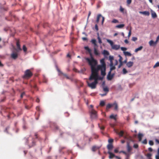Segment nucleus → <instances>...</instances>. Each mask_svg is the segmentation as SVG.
Instances as JSON below:
<instances>
[{
	"mask_svg": "<svg viewBox=\"0 0 159 159\" xmlns=\"http://www.w3.org/2000/svg\"><path fill=\"white\" fill-rule=\"evenodd\" d=\"M103 89V91L107 93L109 91V89L107 87H102Z\"/></svg>",
	"mask_w": 159,
	"mask_h": 159,
	"instance_id": "6ab92c4d",
	"label": "nucleus"
},
{
	"mask_svg": "<svg viewBox=\"0 0 159 159\" xmlns=\"http://www.w3.org/2000/svg\"><path fill=\"white\" fill-rule=\"evenodd\" d=\"M115 65L116 66V65H117L118 63V61H117V60H115Z\"/></svg>",
	"mask_w": 159,
	"mask_h": 159,
	"instance_id": "bf43d9fd",
	"label": "nucleus"
},
{
	"mask_svg": "<svg viewBox=\"0 0 159 159\" xmlns=\"http://www.w3.org/2000/svg\"><path fill=\"white\" fill-rule=\"evenodd\" d=\"M120 64L118 66V68H120L122 65V62H120Z\"/></svg>",
	"mask_w": 159,
	"mask_h": 159,
	"instance_id": "864d4df0",
	"label": "nucleus"
},
{
	"mask_svg": "<svg viewBox=\"0 0 159 159\" xmlns=\"http://www.w3.org/2000/svg\"><path fill=\"white\" fill-rule=\"evenodd\" d=\"M27 48L26 46L25 45H24L23 46V50H27Z\"/></svg>",
	"mask_w": 159,
	"mask_h": 159,
	"instance_id": "5fc2aeb1",
	"label": "nucleus"
},
{
	"mask_svg": "<svg viewBox=\"0 0 159 159\" xmlns=\"http://www.w3.org/2000/svg\"><path fill=\"white\" fill-rule=\"evenodd\" d=\"M118 22V21L116 19H113L112 21V22L114 23H116Z\"/></svg>",
	"mask_w": 159,
	"mask_h": 159,
	"instance_id": "49530a36",
	"label": "nucleus"
},
{
	"mask_svg": "<svg viewBox=\"0 0 159 159\" xmlns=\"http://www.w3.org/2000/svg\"><path fill=\"white\" fill-rule=\"evenodd\" d=\"M113 140L112 139H109L108 140V142L109 143V144H111V143L113 142Z\"/></svg>",
	"mask_w": 159,
	"mask_h": 159,
	"instance_id": "58836bf2",
	"label": "nucleus"
},
{
	"mask_svg": "<svg viewBox=\"0 0 159 159\" xmlns=\"http://www.w3.org/2000/svg\"><path fill=\"white\" fill-rule=\"evenodd\" d=\"M43 82L45 83H46L47 82V80L46 79V78L44 77V79L43 80Z\"/></svg>",
	"mask_w": 159,
	"mask_h": 159,
	"instance_id": "052dcab7",
	"label": "nucleus"
},
{
	"mask_svg": "<svg viewBox=\"0 0 159 159\" xmlns=\"http://www.w3.org/2000/svg\"><path fill=\"white\" fill-rule=\"evenodd\" d=\"M132 0H127V3L128 5H130L131 3Z\"/></svg>",
	"mask_w": 159,
	"mask_h": 159,
	"instance_id": "4c0bfd02",
	"label": "nucleus"
},
{
	"mask_svg": "<svg viewBox=\"0 0 159 159\" xmlns=\"http://www.w3.org/2000/svg\"><path fill=\"white\" fill-rule=\"evenodd\" d=\"M151 155H152L151 153H149L146 154V156L148 159H150L151 158Z\"/></svg>",
	"mask_w": 159,
	"mask_h": 159,
	"instance_id": "7c9ffc66",
	"label": "nucleus"
},
{
	"mask_svg": "<svg viewBox=\"0 0 159 159\" xmlns=\"http://www.w3.org/2000/svg\"><path fill=\"white\" fill-rule=\"evenodd\" d=\"M9 127H7L6 128V129L4 131L5 132H6L7 133V130H8V129H9Z\"/></svg>",
	"mask_w": 159,
	"mask_h": 159,
	"instance_id": "e2e57ef3",
	"label": "nucleus"
},
{
	"mask_svg": "<svg viewBox=\"0 0 159 159\" xmlns=\"http://www.w3.org/2000/svg\"><path fill=\"white\" fill-rule=\"evenodd\" d=\"M131 35V30H130L129 31L128 37L129 38Z\"/></svg>",
	"mask_w": 159,
	"mask_h": 159,
	"instance_id": "c03bdc74",
	"label": "nucleus"
},
{
	"mask_svg": "<svg viewBox=\"0 0 159 159\" xmlns=\"http://www.w3.org/2000/svg\"><path fill=\"white\" fill-rule=\"evenodd\" d=\"M108 153L109 154V159H112L114 157H115V155L113 154V153H111L110 152H108Z\"/></svg>",
	"mask_w": 159,
	"mask_h": 159,
	"instance_id": "a211bd4d",
	"label": "nucleus"
},
{
	"mask_svg": "<svg viewBox=\"0 0 159 159\" xmlns=\"http://www.w3.org/2000/svg\"><path fill=\"white\" fill-rule=\"evenodd\" d=\"M95 29L97 31L98 30V28L97 25H95Z\"/></svg>",
	"mask_w": 159,
	"mask_h": 159,
	"instance_id": "338daca9",
	"label": "nucleus"
},
{
	"mask_svg": "<svg viewBox=\"0 0 159 159\" xmlns=\"http://www.w3.org/2000/svg\"><path fill=\"white\" fill-rule=\"evenodd\" d=\"M101 17H102V25H103L104 21V20L105 18L103 16H102V15L100 14H98V15L96 21L97 23H98L99 20L100 18Z\"/></svg>",
	"mask_w": 159,
	"mask_h": 159,
	"instance_id": "9d476101",
	"label": "nucleus"
},
{
	"mask_svg": "<svg viewBox=\"0 0 159 159\" xmlns=\"http://www.w3.org/2000/svg\"><path fill=\"white\" fill-rule=\"evenodd\" d=\"M105 102L104 101H101L100 102V105L102 106H103L105 105Z\"/></svg>",
	"mask_w": 159,
	"mask_h": 159,
	"instance_id": "c85d7f7f",
	"label": "nucleus"
},
{
	"mask_svg": "<svg viewBox=\"0 0 159 159\" xmlns=\"http://www.w3.org/2000/svg\"><path fill=\"white\" fill-rule=\"evenodd\" d=\"M113 145L111 144H109L107 145V148L109 150L112 149V148H113Z\"/></svg>",
	"mask_w": 159,
	"mask_h": 159,
	"instance_id": "aec40b11",
	"label": "nucleus"
},
{
	"mask_svg": "<svg viewBox=\"0 0 159 159\" xmlns=\"http://www.w3.org/2000/svg\"><path fill=\"white\" fill-rule=\"evenodd\" d=\"M99 127L100 128V129L102 130H103L104 128V127L103 126H100L99 125Z\"/></svg>",
	"mask_w": 159,
	"mask_h": 159,
	"instance_id": "09e8293b",
	"label": "nucleus"
},
{
	"mask_svg": "<svg viewBox=\"0 0 159 159\" xmlns=\"http://www.w3.org/2000/svg\"><path fill=\"white\" fill-rule=\"evenodd\" d=\"M16 46L18 50H21L19 42L18 41H17L16 42Z\"/></svg>",
	"mask_w": 159,
	"mask_h": 159,
	"instance_id": "b1692460",
	"label": "nucleus"
},
{
	"mask_svg": "<svg viewBox=\"0 0 159 159\" xmlns=\"http://www.w3.org/2000/svg\"><path fill=\"white\" fill-rule=\"evenodd\" d=\"M111 70H110L108 72V73L107 74V76H109L110 75L112 74H111Z\"/></svg>",
	"mask_w": 159,
	"mask_h": 159,
	"instance_id": "680f3d73",
	"label": "nucleus"
},
{
	"mask_svg": "<svg viewBox=\"0 0 159 159\" xmlns=\"http://www.w3.org/2000/svg\"><path fill=\"white\" fill-rule=\"evenodd\" d=\"M157 155L156 156V159H159V148L157 150Z\"/></svg>",
	"mask_w": 159,
	"mask_h": 159,
	"instance_id": "c756f323",
	"label": "nucleus"
},
{
	"mask_svg": "<svg viewBox=\"0 0 159 159\" xmlns=\"http://www.w3.org/2000/svg\"><path fill=\"white\" fill-rule=\"evenodd\" d=\"M32 75V73L30 70H27L25 72L24 75L23 76L24 79H27L30 78Z\"/></svg>",
	"mask_w": 159,
	"mask_h": 159,
	"instance_id": "423d86ee",
	"label": "nucleus"
},
{
	"mask_svg": "<svg viewBox=\"0 0 159 159\" xmlns=\"http://www.w3.org/2000/svg\"><path fill=\"white\" fill-rule=\"evenodd\" d=\"M57 70L59 73L58 74L59 75H62L65 76L67 79L72 80L71 79L70 77H69L66 74L63 73L57 67Z\"/></svg>",
	"mask_w": 159,
	"mask_h": 159,
	"instance_id": "6e6552de",
	"label": "nucleus"
},
{
	"mask_svg": "<svg viewBox=\"0 0 159 159\" xmlns=\"http://www.w3.org/2000/svg\"><path fill=\"white\" fill-rule=\"evenodd\" d=\"M103 54L105 56H107L109 54L108 52L107 51V50H103Z\"/></svg>",
	"mask_w": 159,
	"mask_h": 159,
	"instance_id": "393cba45",
	"label": "nucleus"
},
{
	"mask_svg": "<svg viewBox=\"0 0 159 159\" xmlns=\"http://www.w3.org/2000/svg\"><path fill=\"white\" fill-rule=\"evenodd\" d=\"M18 52H13L11 54V57L14 59H16L18 57Z\"/></svg>",
	"mask_w": 159,
	"mask_h": 159,
	"instance_id": "1a4fd4ad",
	"label": "nucleus"
},
{
	"mask_svg": "<svg viewBox=\"0 0 159 159\" xmlns=\"http://www.w3.org/2000/svg\"><path fill=\"white\" fill-rule=\"evenodd\" d=\"M96 147L95 146H93L92 148V150L93 151H95L96 150Z\"/></svg>",
	"mask_w": 159,
	"mask_h": 159,
	"instance_id": "3c124183",
	"label": "nucleus"
},
{
	"mask_svg": "<svg viewBox=\"0 0 159 159\" xmlns=\"http://www.w3.org/2000/svg\"><path fill=\"white\" fill-rule=\"evenodd\" d=\"M116 116V115H111L110 116V118L111 119H115V116Z\"/></svg>",
	"mask_w": 159,
	"mask_h": 159,
	"instance_id": "a19ab883",
	"label": "nucleus"
},
{
	"mask_svg": "<svg viewBox=\"0 0 159 159\" xmlns=\"http://www.w3.org/2000/svg\"><path fill=\"white\" fill-rule=\"evenodd\" d=\"M114 75V74H112L111 75H110L109 76H107V79L109 80H111L113 78Z\"/></svg>",
	"mask_w": 159,
	"mask_h": 159,
	"instance_id": "4468645a",
	"label": "nucleus"
},
{
	"mask_svg": "<svg viewBox=\"0 0 159 159\" xmlns=\"http://www.w3.org/2000/svg\"><path fill=\"white\" fill-rule=\"evenodd\" d=\"M149 144L150 146H152L154 144V143L152 140H149Z\"/></svg>",
	"mask_w": 159,
	"mask_h": 159,
	"instance_id": "c9c22d12",
	"label": "nucleus"
},
{
	"mask_svg": "<svg viewBox=\"0 0 159 159\" xmlns=\"http://www.w3.org/2000/svg\"><path fill=\"white\" fill-rule=\"evenodd\" d=\"M151 11L152 17L153 18H156L157 15L156 13L152 10H151Z\"/></svg>",
	"mask_w": 159,
	"mask_h": 159,
	"instance_id": "f3484780",
	"label": "nucleus"
},
{
	"mask_svg": "<svg viewBox=\"0 0 159 159\" xmlns=\"http://www.w3.org/2000/svg\"><path fill=\"white\" fill-rule=\"evenodd\" d=\"M148 150L149 151L152 152V149L151 148H148Z\"/></svg>",
	"mask_w": 159,
	"mask_h": 159,
	"instance_id": "774afa93",
	"label": "nucleus"
},
{
	"mask_svg": "<svg viewBox=\"0 0 159 159\" xmlns=\"http://www.w3.org/2000/svg\"><path fill=\"white\" fill-rule=\"evenodd\" d=\"M120 136H122L124 134V132L122 131H121L120 132L117 133Z\"/></svg>",
	"mask_w": 159,
	"mask_h": 159,
	"instance_id": "72a5a7b5",
	"label": "nucleus"
},
{
	"mask_svg": "<svg viewBox=\"0 0 159 159\" xmlns=\"http://www.w3.org/2000/svg\"><path fill=\"white\" fill-rule=\"evenodd\" d=\"M91 42L94 46V50H97V41L95 39H93L91 40Z\"/></svg>",
	"mask_w": 159,
	"mask_h": 159,
	"instance_id": "9b49d317",
	"label": "nucleus"
},
{
	"mask_svg": "<svg viewBox=\"0 0 159 159\" xmlns=\"http://www.w3.org/2000/svg\"><path fill=\"white\" fill-rule=\"evenodd\" d=\"M143 48V46H140L138 48H136L135 50H141Z\"/></svg>",
	"mask_w": 159,
	"mask_h": 159,
	"instance_id": "de8ad7c7",
	"label": "nucleus"
},
{
	"mask_svg": "<svg viewBox=\"0 0 159 159\" xmlns=\"http://www.w3.org/2000/svg\"><path fill=\"white\" fill-rule=\"evenodd\" d=\"M90 116L92 119H94L97 117V112L93 109H92L91 111Z\"/></svg>",
	"mask_w": 159,
	"mask_h": 159,
	"instance_id": "0eeeda50",
	"label": "nucleus"
},
{
	"mask_svg": "<svg viewBox=\"0 0 159 159\" xmlns=\"http://www.w3.org/2000/svg\"><path fill=\"white\" fill-rule=\"evenodd\" d=\"M124 138L129 141L127 143L126 148L127 152L129 153L130 152L132 149V147L130 146V142H134V140L130 136H125Z\"/></svg>",
	"mask_w": 159,
	"mask_h": 159,
	"instance_id": "7ed1b4c3",
	"label": "nucleus"
},
{
	"mask_svg": "<svg viewBox=\"0 0 159 159\" xmlns=\"http://www.w3.org/2000/svg\"><path fill=\"white\" fill-rule=\"evenodd\" d=\"M132 40L133 41H135L137 40V38L135 37H133L132 39Z\"/></svg>",
	"mask_w": 159,
	"mask_h": 159,
	"instance_id": "8fccbe9b",
	"label": "nucleus"
},
{
	"mask_svg": "<svg viewBox=\"0 0 159 159\" xmlns=\"http://www.w3.org/2000/svg\"><path fill=\"white\" fill-rule=\"evenodd\" d=\"M89 80H94V82L91 83H89L88 82H87L88 86L92 89H94L96 88V85L98 83V80H100L99 79L93 77H92V76H90Z\"/></svg>",
	"mask_w": 159,
	"mask_h": 159,
	"instance_id": "f03ea898",
	"label": "nucleus"
},
{
	"mask_svg": "<svg viewBox=\"0 0 159 159\" xmlns=\"http://www.w3.org/2000/svg\"><path fill=\"white\" fill-rule=\"evenodd\" d=\"M142 143L145 144H147V142L146 139H145L143 141Z\"/></svg>",
	"mask_w": 159,
	"mask_h": 159,
	"instance_id": "ea45409f",
	"label": "nucleus"
},
{
	"mask_svg": "<svg viewBox=\"0 0 159 159\" xmlns=\"http://www.w3.org/2000/svg\"><path fill=\"white\" fill-rule=\"evenodd\" d=\"M25 94V93H24V92H23L22 93V94L20 95V97L21 98H22L23 97V95H24Z\"/></svg>",
	"mask_w": 159,
	"mask_h": 159,
	"instance_id": "69168bd1",
	"label": "nucleus"
},
{
	"mask_svg": "<svg viewBox=\"0 0 159 159\" xmlns=\"http://www.w3.org/2000/svg\"><path fill=\"white\" fill-rule=\"evenodd\" d=\"M143 134L141 133H139L138 135V138H142V137H143Z\"/></svg>",
	"mask_w": 159,
	"mask_h": 159,
	"instance_id": "f704fd0d",
	"label": "nucleus"
},
{
	"mask_svg": "<svg viewBox=\"0 0 159 159\" xmlns=\"http://www.w3.org/2000/svg\"><path fill=\"white\" fill-rule=\"evenodd\" d=\"M120 152H122V153H123L124 154H125V155H127V153L126 152H125L124 151H120Z\"/></svg>",
	"mask_w": 159,
	"mask_h": 159,
	"instance_id": "4d7b16f0",
	"label": "nucleus"
},
{
	"mask_svg": "<svg viewBox=\"0 0 159 159\" xmlns=\"http://www.w3.org/2000/svg\"><path fill=\"white\" fill-rule=\"evenodd\" d=\"M94 53L96 56H99L100 55V53L98 50H94Z\"/></svg>",
	"mask_w": 159,
	"mask_h": 159,
	"instance_id": "cd10ccee",
	"label": "nucleus"
},
{
	"mask_svg": "<svg viewBox=\"0 0 159 159\" xmlns=\"http://www.w3.org/2000/svg\"><path fill=\"white\" fill-rule=\"evenodd\" d=\"M115 106L114 109L117 110L118 109V105L116 102H115L113 103V106Z\"/></svg>",
	"mask_w": 159,
	"mask_h": 159,
	"instance_id": "412c9836",
	"label": "nucleus"
},
{
	"mask_svg": "<svg viewBox=\"0 0 159 159\" xmlns=\"http://www.w3.org/2000/svg\"><path fill=\"white\" fill-rule=\"evenodd\" d=\"M126 65L128 67L130 68L133 66V62L129 61L128 62H127L126 63Z\"/></svg>",
	"mask_w": 159,
	"mask_h": 159,
	"instance_id": "2eb2a0df",
	"label": "nucleus"
},
{
	"mask_svg": "<svg viewBox=\"0 0 159 159\" xmlns=\"http://www.w3.org/2000/svg\"><path fill=\"white\" fill-rule=\"evenodd\" d=\"M109 60L110 61V63L113 62L112 60L114 59V57L112 56H110L109 58Z\"/></svg>",
	"mask_w": 159,
	"mask_h": 159,
	"instance_id": "a878e982",
	"label": "nucleus"
},
{
	"mask_svg": "<svg viewBox=\"0 0 159 159\" xmlns=\"http://www.w3.org/2000/svg\"><path fill=\"white\" fill-rule=\"evenodd\" d=\"M157 43L156 41H154L152 40L150 41L149 42V44L151 46H155L157 44Z\"/></svg>",
	"mask_w": 159,
	"mask_h": 159,
	"instance_id": "f8f14e48",
	"label": "nucleus"
},
{
	"mask_svg": "<svg viewBox=\"0 0 159 159\" xmlns=\"http://www.w3.org/2000/svg\"><path fill=\"white\" fill-rule=\"evenodd\" d=\"M120 11L122 12H123L124 11V9L121 6H120Z\"/></svg>",
	"mask_w": 159,
	"mask_h": 159,
	"instance_id": "37998d69",
	"label": "nucleus"
},
{
	"mask_svg": "<svg viewBox=\"0 0 159 159\" xmlns=\"http://www.w3.org/2000/svg\"><path fill=\"white\" fill-rule=\"evenodd\" d=\"M107 94V93H103V94H100V95L101 96H102V97H103V96H105L106 95V94Z\"/></svg>",
	"mask_w": 159,
	"mask_h": 159,
	"instance_id": "603ef678",
	"label": "nucleus"
},
{
	"mask_svg": "<svg viewBox=\"0 0 159 159\" xmlns=\"http://www.w3.org/2000/svg\"><path fill=\"white\" fill-rule=\"evenodd\" d=\"M82 39L84 41H86L87 40V39L85 37H83L82 38Z\"/></svg>",
	"mask_w": 159,
	"mask_h": 159,
	"instance_id": "13d9d810",
	"label": "nucleus"
},
{
	"mask_svg": "<svg viewBox=\"0 0 159 159\" xmlns=\"http://www.w3.org/2000/svg\"><path fill=\"white\" fill-rule=\"evenodd\" d=\"M139 13L140 14L147 16H149L150 14L149 12L148 11H139Z\"/></svg>",
	"mask_w": 159,
	"mask_h": 159,
	"instance_id": "dca6fc26",
	"label": "nucleus"
},
{
	"mask_svg": "<svg viewBox=\"0 0 159 159\" xmlns=\"http://www.w3.org/2000/svg\"><path fill=\"white\" fill-rule=\"evenodd\" d=\"M119 57H120V59H119V61L120 62H122V57L120 55H119Z\"/></svg>",
	"mask_w": 159,
	"mask_h": 159,
	"instance_id": "79ce46f5",
	"label": "nucleus"
},
{
	"mask_svg": "<svg viewBox=\"0 0 159 159\" xmlns=\"http://www.w3.org/2000/svg\"><path fill=\"white\" fill-rule=\"evenodd\" d=\"M155 141L157 143L159 144V140L158 139H156Z\"/></svg>",
	"mask_w": 159,
	"mask_h": 159,
	"instance_id": "0e129e2a",
	"label": "nucleus"
},
{
	"mask_svg": "<svg viewBox=\"0 0 159 159\" xmlns=\"http://www.w3.org/2000/svg\"><path fill=\"white\" fill-rule=\"evenodd\" d=\"M135 148H138V145L137 144H134V146H133Z\"/></svg>",
	"mask_w": 159,
	"mask_h": 159,
	"instance_id": "a18cd8bd",
	"label": "nucleus"
},
{
	"mask_svg": "<svg viewBox=\"0 0 159 159\" xmlns=\"http://www.w3.org/2000/svg\"><path fill=\"white\" fill-rule=\"evenodd\" d=\"M125 26L124 24H120L116 26V27L119 28H121Z\"/></svg>",
	"mask_w": 159,
	"mask_h": 159,
	"instance_id": "bb28decb",
	"label": "nucleus"
},
{
	"mask_svg": "<svg viewBox=\"0 0 159 159\" xmlns=\"http://www.w3.org/2000/svg\"><path fill=\"white\" fill-rule=\"evenodd\" d=\"M107 41L111 45L112 49L117 50L120 48V45H119L114 44V42L112 40L107 39Z\"/></svg>",
	"mask_w": 159,
	"mask_h": 159,
	"instance_id": "39448f33",
	"label": "nucleus"
},
{
	"mask_svg": "<svg viewBox=\"0 0 159 159\" xmlns=\"http://www.w3.org/2000/svg\"><path fill=\"white\" fill-rule=\"evenodd\" d=\"M98 42L100 43H102V41L101 39L99 37V36H98Z\"/></svg>",
	"mask_w": 159,
	"mask_h": 159,
	"instance_id": "e433bc0d",
	"label": "nucleus"
},
{
	"mask_svg": "<svg viewBox=\"0 0 159 159\" xmlns=\"http://www.w3.org/2000/svg\"><path fill=\"white\" fill-rule=\"evenodd\" d=\"M100 63L101 64L98 65L99 67H102V75L104 76L106 75V66L105 62H104V59H102L100 60Z\"/></svg>",
	"mask_w": 159,
	"mask_h": 159,
	"instance_id": "20e7f679",
	"label": "nucleus"
},
{
	"mask_svg": "<svg viewBox=\"0 0 159 159\" xmlns=\"http://www.w3.org/2000/svg\"><path fill=\"white\" fill-rule=\"evenodd\" d=\"M110 70L111 71L115 70L116 69L115 67L113 66V62H111L110 64Z\"/></svg>",
	"mask_w": 159,
	"mask_h": 159,
	"instance_id": "ddd939ff",
	"label": "nucleus"
},
{
	"mask_svg": "<svg viewBox=\"0 0 159 159\" xmlns=\"http://www.w3.org/2000/svg\"><path fill=\"white\" fill-rule=\"evenodd\" d=\"M113 107V103L112 104H108L106 106V108L107 109H109L111 107Z\"/></svg>",
	"mask_w": 159,
	"mask_h": 159,
	"instance_id": "5701e85b",
	"label": "nucleus"
},
{
	"mask_svg": "<svg viewBox=\"0 0 159 159\" xmlns=\"http://www.w3.org/2000/svg\"><path fill=\"white\" fill-rule=\"evenodd\" d=\"M122 71H123V74H126V73H127L128 72L127 71L125 68H124L123 69Z\"/></svg>",
	"mask_w": 159,
	"mask_h": 159,
	"instance_id": "473e14b6",
	"label": "nucleus"
},
{
	"mask_svg": "<svg viewBox=\"0 0 159 159\" xmlns=\"http://www.w3.org/2000/svg\"><path fill=\"white\" fill-rule=\"evenodd\" d=\"M159 40V35L158 36L157 38V39H156V41H155L156 42H157V43L158 40Z\"/></svg>",
	"mask_w": 159,
	"mask_h": 159,
	"instance_id": "6e6d98bb",
	"label": "nucleus"
},
{
	"mask_svg": "<svg viewBox=\"0 0 159 159\" xmlns=\"http://www.w3.org/2000/svg\"><path fill=\"white\" fill-rule=\"evenodd\" d=\"M159 66V62H157L153 66V68H155L156 67H158Z\"/></svg>",
	"mask_w": 159,
	"mask_h": 159,
	"instance_id": "2f4dec72",
	"label": "nucleus"
},
{
	"mask_svg": "<svg viewBox=\"0 0 159 159\" xmlns=\"http://www.w3.org/2000/svg\"><path fill=\"white\" fill-rule=\"evenodd\" d=\"M86 60L88 62L89 65L91 66V74L90 76H92L99 79L100 80H102L104 77H100L99 76L98 71L100 70L101 71V75H102V68L98 66L96 67L97 64V62L96 60L92 57L91 54H90V58H86Z\"/></svg>",
	"mask_w": 159,
	"mask_h": 159,
	"instance_id": "f257e3e1",
	"label": "nucleus"
},
{
	"mask_svg": "<svg viewBox=\"0 0 159 159\" xmlns=\"http://www.w3.org/2000/svg\"><path fill=\"white\" fill-rule=\"evenodd\" d=\"M124 54L125 56H131V54L130 52H124Z\"/></svg>",
	"mask_w": 159,
	"mask_h": 159,
	"instance_id": "4be33fe9",
	"label": "nucleus"
}]
</instances>
